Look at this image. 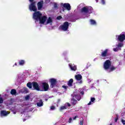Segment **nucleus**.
Returning <instances> with one entry per match:
<instances>
[{
	"label": "nucleus",
	"mask_w": 125,
	"mask_h": 125,
	"mask_svg": "<svg viewBox=\"0 0 125 125\" xmlns=\"http://www.w3.org/2000/svg\"><path fill=\"white\" fill-rule=\"evenodd\" d=\"M32 86L35 90H37V91H42V90L41 89V86L36 82H32Z\"/></svg>",
	"instance_id": "423d86ee"
},
{
	"label": "nucleus",
	"mask_w": 125,
	"mask_h": 125,
	"mask_svg": "<svg viewBox=\"0 0 125 125\" xmlns=\"http://www.w3.org/2000/svg\"><path fill=\"white\" fill-rule=\"evenodd\" d=\"M57 19H58V20H61V19H62V17L61 16H59L57 17Z\"/></svg>",
	"instance_id": "4c0bfd02"
},
{
	"label": "nucleus",
	"mask_w": 125,
	"mask_h": 125,
	"mask_svg": "<svg viewBox=\"0 0 125 125\" xmlns=\"http://www.w3.org/2000/svg\"><path fill=\"white\" fill-rule=\"evenodd\" d=\"M42 16V14L40 11H36L33 14V19L36 21H39Z\"/></svg>",
	"instance_id": "f257e3e1"
},
{
	"label": "nucleus",
	"mask_w": 125,
	"mask_h": 125,
	"mask_svg": "<svg viewBox=\"0 0 125 125\" xmlns=\"http://www.w3.org/2000/svg\"><path fill=\"white\" fill-rule=\"evenodd\" d=\"M96 2H98V0H96Z\"/></svg>",
	"instance_id": "603ef678"
},
{
	"label": "nucleus",
	"mask_w": 125,
	"mask_h": 125,
	"mask_svg": "<svg viewBox=\"0 0 125 125\" xmlns=\"http://www.w3.org/2000/svg\"><path fill=\"white\" fill-rule=\"evenodd\" d=\"M90 21L91 25H96V21L94 20H90Z\"/></svg>",
	"instance_id": "bb28decb"
},
{
	"label": "nucleus",
	"mask_w": 125,
	"mask_h": 125,
	"mask_svg": "<svg viewBox=\"0 0 125 125\" xmlns=\"http://www.w3.org/2000/svg\"><path fill=\"white\" fill-rule=\"evenodd\" d=\"M19 64L20 66H23L25 64V61L23 60H20L19 62Z\"/></svg>",
	"instance_id": "b1692460"
},
{
	"label": "nucleus",
	"mask_w": 125,
	"mask_h": 125,
	"mask_svg": "<svg viewBox=\"0 0 125 125\" xmlns=\"http://www.w3.org/2000/svg\"><path fill=\"white\" fill-rule=\"evenodd\" d=\"M69 67L72 71H76L77 70V66L74 64L70 63L69 64Z\"/></svg>",
	"instance_id": "2eb2a0df"
},
{
	"label": "nucleus",
	"mask_w": 125,
	"mask_h": 125,
	"mask_svg": "<svg viewBox=\"0 0 125 125\" xmlns=\"http://www.w3.org/2000/svg\"><path fill=\"white\" fill-rule=\"evenodd\" d=\"M47 18L45 16H41L40 19L39 20L40 21V24H44L45 21H46Z\"/></svg>",
	"instance_id": "6e6552de"
},
{
	"label": "nucleus",
	"mask_w": 125,
	"mask_h": 125,
	"mask_svg": "<svg viewBox=\"0 0 125 125\" xmlns=\"http://www.w3.org/2000/svg\"><path fill=\"white\" fill-rule=\"evenodd\" d=\"M91 102H91V101H90L89 102V103L88 104V105H91Z\"/></svg>",
	"instance_id": "49530a36"
},
{
	"label": "nucleus",
	"mask_w": 125,
	"mask_h": 125,
	"mask_svg": "<svg viewBox=\"0 0 125 125\" xmlns=\"http://www.w3.org/2000/svg\"><path fill=\"white\" fill-rule=\"evenodd\" d=\"M80 125H83V119H82L80 121Z\"/></svg>",
	"instance_id": "473e14b6"
},
{
	"label": "nucleus",
	"mask_w": 125,
	"mask_h": 125,
	"mask_svg": "<svg viewBox=\"0 0 125 125\" xmlns=\"http://www.w3.org/2000/svg\"><path fill=\"white\" fill-rule=\"evenodd\" d=\"M62 5L65 8H66L67 10H71V5L68 3H64V4L62 3Z\"/></svg>",
	"instance_id": "ddd939ff"
},
{
	"label": "nucleus",
	"mask_w": 125,
	"mask_h": 125,
	"mask_svg": "<svg viewBox=\"0 0 125 125\" xmlns=\"http://www.w3.org/2000/svg\"><path fill=\"white\" fill-rule=\"evenodd\" d=\"M73 83H74V80L73 79H70L68 82H67V85L69 87L73 86Z\"/></svg>",
	"instance_id": "aec40b11"
},
{
	"label": "nucleus",
	"mask_w": 125,
	"mask_h": 125,
	"mask_svg": "<svg viewBox=\"0 0 125 125\" xmlns=\"http://www.w3.org/2000/svg\"><path fill=\"white\" fill-rule=\"evenodd\" d=\"M77 118H79V116H75L73 118V120H76Z\"/></svg>",
	"instance_id": "a18cd8bd"
},
{
	"label": "nucleus",
	"mask_w": 125,
	"mask_h": 125,
	"mask_svg": "<svg viewBox=\"0 0 125 125\" xmlns=\"http://www.w3.org/2000/svg\"><path fill=\"white\" fill-rule=\"evenodd\" d=\"M118 120H119V117L117 116L115 118V122L117 123V122H118Z\"/></svg>",
	"instance_id": "58836bf2"
},
{
	"label": "nucleus",
	"mask_w": 125,
	"mask_h": 125,
	"mask_svg": "<svg viewBox=\"0 0 125 125\" xmlns=\"http://www.w3.org/2000/svg\"><path fill=\"white\" fill-rule=\"evenodd\" d=\"M116 69H117V67L111 65L109 69V72H113V71H115Z\"/></svg>",
	"instance_id": "412c9836"
},
{
	"label": "nucleus",
	"mask_w": 125,
	"mask_h": 125,
	"mask_svg": "<svg viewBox=\"0 0 125 125\" xmlns=\"http://www.w3.org/2000/svg\"><path fill=\"white\" fill-rule=\"evenodd\" d=\"M83 83V81H81L80 82V83Z\"/></svg>",
	"instance_id": "8fccbe9b"
},
{
	"label": "nucleus",
	"mask_w": 125,
	"mask_h": 125,
	"mask_svg": "<svg viewBox=\"0 0 125 125\" xmlns=\"http://www.w3.org/2000/svg\"><path fill=\"white\" fill-rule=\"evenodd\" d=\"M62 88H64V89H65V90H67V88H68V86L62 85Z\"/></svg>",
	"instance_id": "7c9ffc66"
},
{
	"label": "nucleus",
	"mask_w": 125,
	"mask_h": 125,
	"mask_svg": "<svg viewBox=\"0 0 125 125\" xmlns=\"http://www.w3.org/2000/svg\"><path fill=\"white\" fill-rule=\"evenodd\" d=\"M71 103L72 105L74 106V105H76L77 104V100L75 99L73 97L71 100Z\"/></svg>",
	"instance_id": "4be33fe9"
},
{
	"label": "nucleus",
	"mask_w": 125,
	"mask_h": 125,
	"mask_svg": "<svg viewBox=\"0 0 125 125\" xmlns=\"http://www.w3.org/2000/svg\"><path fill=\"white\" fill-rule=\"evenodd\" d=\"M67 105L68 106V107L71 106V104H70L69 103H67Z\"/></svg>",
	"instance_id": "de8ad7c7"
},
{
	"label": "nucleus",
	"mask_w": 125,
	"mask_h": 125,
	"mask_svg": "<svg viewBox=\"0 0 125 125\" xmlns=\"http://www.w3.org/2000/svg\"><path fill=\"white\" fill-rule=\"evenodd\" d=\"M15 66H17V63H15Z\"/></svg>",
	"instance_id": "3c124183"
},
{
	"label": "nucleus",
	"mask_w": 125,
	"mask_h": 125,
	"mask_svg": "<svg viewBox=\"0 0 125 125\" xmlns=\"http://www.w3.org/2000/svg\"><path fill=\"white\" fill-rule=\"evenodd\" d=\"M111 65H112V62H111V61L109 60H107L104 63V69L105 71H107V70H109V69H110Z\"/></svg>",
	"instance_id": "7ed1b4c3"
},
{
	"label": "nucleus",
	"mask_w": 125,
	"mask_h": 125,
	"mask_svg": "<svg viewBox=\"0 0 125 125\" xmlns=\"http://www.w3.org/2000/svg\"><path fill=\"white\" fill-rule=\"evenodd\" d=\"M29 8L31 11H34V12L37 11L38 9L36 6V1H34V2H31L29 5Z\"/></svg>",
	"instance_id": "39448f33"
},
{
	"label": "nucleus",
	"mask_w": 125,
	"mask_h": 125,
	"mask_svg": "<svg viewBox=\"0 0 125 125\" xmlns=\"http://www.w3.org/2000/svg\"><path fill=\"white\" fill-rule=\"evenodd\" d=\"M36 105L38 107H42L43 106V102H42V100L41 99L38 100V102L36 103Z\"/></svg>",
	"instance_id": "f3484780"
},
{
	"label": "nucleus",
	"mask_w": 125,
	"mask_h": 125,
	"mask_svg": "<svg viewBox=\"0 0 125 125\" xmlns=\"http://www.w3.org/2000/svg\"><path fill=\"white\" fill-rule=\"evenodd\" d=\"M72 97H73L74 99L76 98L78 101H80L81 99H82V96H81L80 95H76V94H72Z\"/></svg>",
	"instance_id": "dca6fc26"
},
{
	"label": "nucleus",
	"mask_w": 125,
	"mask_h": 125,
	"mask_svg": "<svg viewBox=\"0 0 125 125\" xmlns=\"http://www.w3.org/2000/svg\"><path fill=\"white\" fill-rule=\"evenodd\" d=\"M123 46H124V43L122 42L119 43L117 45V47L118 48L123 47Z\"/></svg>",
	"instance_id": "c756f323"
},
{
	"label": "nucleus",
	"mask_w": 125,
	"mask_h": 125,
	"mask_svg": "<svg viewBox=\"0 0 125 125\" xmlns=\"http://www.w3.org/2000/svg\"><path fill=\"white\" fill-rule=\"evenodd\" d=\"M32 85H33V83L29 82L27 83V87L29 88H32Z\"/></svg>",
	"instance_id": "a878e982"
},
{
	"label": "nucleus",
	"mask_w": 125,
	"mask_h": 125,
	"mask_svg": "<svg viewBox=\"0 0 125 125\" xmlns=\"http://www.w3.org/2000/svg\"><path fill=\"white\" fill-rule=\"evenodd\" d=\"M80 93L81 94H82V95H83L84 94V92L83 91H81Z\"/></svg>",
	"instance_id": "c03bdc74"
},
{
	"label": "nucleus",
	"mask_w": 125,
	"mask_h": 125,
	"mask_svg": "<svg viewBox=\"0 0 125 125\" xmlns=\"http://www.w3.org/2000/svg\"><path fill=\"white\" fill-rule=\"evenodd\" d=\"M43 6V0H41L37 3V7L39 10H41Z\"/></svg>",
	"instance_id": "9b49d317"
},
{
	"label": "nucleus",
	"mask_w": 125,
	"mask_h": 125,
	"mask_svg": "<svg viewBox=\"0 0 125 125\" xmlns=\"http://www.w3.org/2000/svg\"><path fill=\"white\" fill-rule=\"evenodd\" d=\"M50 23H52V20L50 17H49L47 21V24H49Z\"/></svg>",
	"instance_id": "cd10ccee"
},
{
	"label": "nucleus",
	"mask_w": 125,
	"mask_h": 125,
	"mask_svg": "<svg viewBox=\"0 0 125 125\" xmlns=\"http://www.w3.org/2000/svg\"><path fill=\"white\" fill-rule=\"evenodd\" d=\"M0 96H1V95H0Z\"/></svg>",
	"instance_id": "864d4df0"
},
{
	"label": "nucleus",
	"mask_w": 125,
	"mask_h": 125,
	"mask_svg": "<svg viewBox=\"0 0 125 125\" xmlns=\"http://www.w3.org/2000/svg\"><path fill=\"white\" fill-rule=\"evenodd\" d=\"M2 103H3V99H2L1 97H0V104H1Z\"/></svg>",
	"instance_id": "72a5a7b5"
},
{
	"label": "nucleus",
	"mask_w": 125,
	"mask_h": 125,
	"mask_svg": "<svg viewBox=\"0 0 125 125\" xmlns=\"http://www.w3.org/2000/svg\"><path fill=\"white\" fill-rule=\"evenodd\" d=\"M75 79L77 81H81L83 79V76L81 74H77L75 76Z\"/></svg>",
	"instance_id": "6ab92c4d"
},
{
	"label": "nucleus",
	"mask_w": 125,
	"mask_h": 125,
	"mask_svg": "<svg viewBox=\"0 0 125 125\" xmlns=\"http://www.w3.org/2000/svg\"><path fill=\"white\" fill-rule=\"evenodd\" d=\"M59 29H61V30L64 32L68 31V29H69V22L68 21H65L63 22V24L60 25Z\"/></svg>",
	"instance_id": "f03ea898"
},
{
	"label": "nucleus",
	"mask_w": 125,
	"mask_h": 125,
	"mask_svg": "<svg viewBox=\"0 0 125 125\" xmlns=\"http://www.w3.org/2000/svg\"><path fill=\"white\" fill-rule=\"evenodd\" d=\"M50 2V0H45V3L47 4V3H49Z\"/></svg>",
	"instance_id": "e433bc0d"
},
{
	"label": "nucleus",
	"mask_w": 125,
	"mask_h": 125,
	"mask_svg": "<svg viewBox=\"0 0 125 125\" xmlns=\"http://www.w3.org/2000/svg\"><path fill=\"white\" fill-rule=\"evenodd\" d=\"M8 114H9V113L6 111V110H1L0 117H6Z\"/></svg>",
	"instance_id": "4468645a"
},
{
	"label": "nucleus",
	"mask_w": 125,
	"mask_h": 125,
	"mask_svg": "<svg viewBox=\"0 0 125 125\" xmlns=\"http://www.w3.org/2000/svg\"><path fill=\"white\" fill-rule=\"evenodd\" d=\"M95 101V98H91V102H94Z\"/></svg>",
	"instance_id": "f704fd0d"
},
{
	"label": "nucleus",
	"mask_w": 125,
	"mask_h": 125,
	"mask_svg": "<svg viewBox=\"0 0 125 125\" xmlns=\"http://www.w3.org/2000/svg\"><path fill=\"white\" fill-rule=\"evenodd\" d=\"M30 2H34V0H29Z\"/></svg>",
	"instance_id": "09e8293b"
},
{
	"label": "nucleus",
	"mask_w": 125,
	"mask_h": 125,
	"mask_svg": "<svg viewBox=\"0 0 125 125\" xmlns=\"http://www.w3.org/2000/svg\"><path fill=\"white\" fill-rule=\"evenodd\" d=\"M72 120L73 119H72V117H70L68 120V123H70L72 122Z\"/></svg>",
	"instance_id": "a19ab883"
},
{
	"label": "nucleus",
	"mask_w": 125,
	"mask_h": 125,
	"mask_svg": "<svg viewBox=\"0 0 125 125\" xmlns=\"http://www.w3.org/2000/svg\"><path fill=\"white\" fill-rule=\"evenodd\" d=\"M19 92H20V93H22V94L28 93V88L24 87L23 89L20 90Z\"/></svg>",
	"instance_id": "a211bd4d"
},
{
	"label": "nucleus",
	"mask_w": 125,
	"mask_h": 125,
	"mask_svg": "<svg viewBox=\"0 0 125 125\" xmlns=\"http://www.w3.org/2000/svg\"><path fill=\"white\" fill-rule=\"evenodd\" d=\"M59 6V5H58V4H57V3H54V7L55 9H58L59 7L58 6Z\"/></svg>",
	"instance_id": "c85d7f7f"
},
{
	"label": "nucleus",
	"mask_w": 125,
	"mask_h": 125,
	"mask_svg": "<svg viewBox=\"0 0 125 125\" xmlns=\"http://www.w3.org/2000/svg\"><path fill=\"white\" fill-rule=\"evenodd\" d=\"M118 40L119 42H122L125 40V34H120L118 36Z\"/></svg>",
	"instance_id": "f8f14e48"
},
{
	"label": "nucleus",
	"mask_w": 125,
	"mask_h": 125,
	"mask_svg": "<svg viewBox=\"0 0 125 125\" xmlns=\"http://www.w3.org/2000/svg\"><path fill=\"white\" fill-rule=\"evenodd\" d=\"M121 122H122L123 125H125V120H124V119H121Z\"/></svg>",
	"instance_id": "ea45409f"
},
{
	"label": "nucleus",
	"mask_w": 125,
	"mask_h": 125,
	"mask_svg": "<svg viewBox=\"0 0 125 125\" xmlns=\"http://www.w3.org/2000/svg\"><path fill=\"white\" fill-rule=\"evenodd\" d=\"M10 93L12 95H16L17 92H16V90L15 89H12L11 90Z\"/></svg>",
	"instance_id": "5701e85b"
},
{
	"label": "nucleus",
	"mask_w": 125,
	"mask_h": 125,
	"mask_svg": "<svg viewBox=\"0 0 125 125\" xmlns=\"http://www.w3.org/2000/svg\"><path fill=\"white\" fill-rule=\"evenodd\" d=\"M101 2L102 4H105V0H102Z\"/></svg>",
	"instance_id": "79ce46f5"
},
{
	"label": "nucleus",
	"mask_w": 125,
	"mask_h": 125,
	"mask_svg": "<svg viewBox=\"0 0 125 125\" xmlns=\"http://www.w3.org/2000/svg\"><path fill=\"white\" fill-rule=\"evenodd\" d=\"M25 100H29V99H30V96L29 95H27L25 97Z\"/></svg>",
	"instance_id": "2f4dec72"
},
{
	"label": "nucleus",
	"mask_w": 125,
	"mask_h": 125,
	"mask_svg": "<svg viewBox=\"0 0 125 125\" xmlns=\"http://www.w3.org/2000/svg\"><path fill=\"white\" fill-rule=\"evenodd\" d=\"M92 10V7H90V8H88L87 7H83L80 12L81 13H84L85 14H87V13H90L89 11H91Z\"/></svg>",
	"instance_id": "20e7f679"
},
{
	"label": "nucleus",
	"mask_w": 125,
	"mask_h": 125,
	"mask_svg": "<svg viewBox=\"0 0 125 125\" xmlns=\"http://www.w3.org/2000/svg\"><path fill=\"white\" fill-rule=\"evenodd\" d=\"M50 109L52 111H53V110H55V107L54 106H51Z\"/></svg>",
	"instance_id": "c9c22d12"
},
{
	"label": "nucleus",
	"mask_w": 125,
	"mask_h": 125,
	"mask_svg": "<svg viewBox=\"0 0 125 125\" xmlns=\"http://www.w3.org/2000/svg\"><path fill=\"white\" fill-rule=\"evenodd\" d=\"M42 86L44 89V91H47L48 90V88H49V85L48 83L43 82L42 83Z\"/></svg>",
	"instance_id": "1a4fd4ad"
},
{
	"label": "nucleus",
	"mask_w": 125,
	"mask_h": 125,
	"mask_svg": "<svg viewBox=\"0 0 125 125\" xmlns=\"http://www.w3.org/2000/svg\"><path fill=\"white\" fill-rule=\"evenodd\" d=\"M50 87L51 88H53L56 86V84L57 83V80L54 78H51L50 79Z\"/></svg>",
	"instance_id": "0eeeda50"
},
{
	"label": "nucleus",
	"mask_w": 125,
	"mask_h": 125,
	"mask_svg": "<svg viewBox=\"0 0 125 125\" xmlns=\"http://www.w3.org/2000/svg\"><path fill=\"white\" fill-rule=\"evenodd\" d=\"M66 109H67V106L66 105L62 106L60 108V111L61 112L63 111V110H65Z\"/></svg>",
	"instance_id": "393cba45"
},
{
	"label": "nucleus",
	"mask_w": 125,
	"mask_h": 125,
	"mask_svg": "<svg viewBox=\"0 0 125 125\" xmlns=\"http://www.w3.org/2000/svg\"><path fill=\"white\" fill-rule=\"evenodd\" d=\"M108 51H109V49H105L104 50L101 54L102 57H106L107 56H109V55L108 54Z\"/></svg>",
	"instance_id": "9d476101"
},
{
	"label": "nucleus",
	"mask_w": 125,
	"mask_h": 125,
	"mask_svg": "<svg viewBox=\"0 0 125 125\" xmlns=\"http://www.w3.org/2000/svg\"><path fill=\"white\" fill-rule=\"evenodd\" d=\"M113 51H115V52L118 51V48H113Z\"/></svg>",
	"instance_id": "37998d69"
}]
</instances>
